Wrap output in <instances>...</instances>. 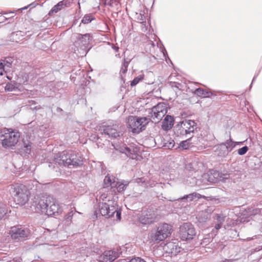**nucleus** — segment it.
<instances>
[{
    "mask_svg": "<svg viewBox=\"0 0 262 262\" xmlns=\"http://www.w3.org/2000/svg\"><path fill=\"white\" fill-rule=\"evenodd\" d=\"M196 233L195 228L191 223H184L179 227L178 235L183 241H190L195 237Z\"/></svg>",
    "mask_w": 262,
    "mask_h": 262,
    "instance_id": "obj_7",
    "label": "nucleus"
},
{
    "mask_svg": "<svg viewBox=\"0 0 262 262\" xmlns=\"http://www.w3.org/2000/svg\"><path fill=\"white\" fill-rule=\"evenodd\" d=\"M7 168L10 172L15 174H19L23 171V166L21 165H10Z\"/></svg>",
    "mask_w": 262,
    "mask_h": 262,
    "instance_id": "obj_22",
    "label": "nucleus"
},
{
    "mask_svg": "<svg viewBox=\"0 0 262 262\" xmlns=\"http://www.w3.org/2000/svg\"><path fill=\"white\" fill-rule=\"evenodd\" d=\"M119 150L120 152L124 154L126 156L130 159H136L137 158V155L134 149L123 145V147H120Z\"/></svg>",
    "mask_w": 262,
    "mask_h": 262,
    "instance_id": "obj_18",
    "label": "nucleus"
},
{
    "mask_svg": "<svg viewBox=\"0 0 262 262\" xmlns=\"http://www.w3.org/2000/svg\"><path fill=\"white\" fill-rule=\"evenodd\" d=\"M143 79L145 83L147 84H152L155 82L154 76L152 72L148 73Z\"/></svg>",
    "mask_w": 262,
    "mask_h": 262,
    "instance_id": "obj_25",
    "label": "nucleus"
},
{
    "mask_svg": "<svg viewBox=\"0 0 262 262\" xmlns=\"http://www.w3.org/2000/svg\"><path fill=\"white\" fill-rule=\"evenodd\" d=\"M128 262H146V261L140 257H136V258H132Z\"/></svg>",
    "mask_w": 262,
    "mask_h": 262,
    "instance_id": "obj_37",
    "label": "nucleus"
},
{
    "mask_svg": "<svg viewBox=\"0 0 262 262\" xmlns=\"http://www.w3.org/2000/svg\"><path fill=\"white\" fill-rule=\"evenodd\" d=\"M164 249L166 253L174 256L176 255L181 251V248L173 242H169L165 244Z\"/></svg>",
    "mask_w": 262,
    "mask_h": 262,
    "instance_id": "obj_13",
    "label": "nucleus"
},
{
    "mask_svg": "<svg viewBox=\"0 0 262 262\" xmlns=\"http://www.w3.org/2000/svg\"><path fill=\"white\" fill-rule=\"evenodd\" d=\"M7 233L13 240L18 241L23 238L28 237L30 233L27 229L13 226L8 230Z\"/></svg>",
    "mask_w": 262,
    "mask_h": 262,
    "instance_id": "obj_8",
    "label": "nucleus"
},
{
    "mask_svg": "<svg viewBox=\"0 0 262 262\" xmlns=\"http://www.w3.org/2000/svg\"><path fill=\"white\" fill-rule=\"evenodd\" d=\"M156 216L152 211H143L139 218V222L142 224H150L154 222Z\"/></svg>",
    "mask_w": 262,
    "mask_h": 262,
    "instance_id": "obj_10",
    "label": "nucleus"
},
{
    "mask_svg": "<svg viewBox=\"0 0 262 262\" xmlns=\"http://www.w3.org/2000/svg\"><path fill=\"white\" fill-rule=\"evenodd\" d=\"M70 159L66 164H81L85 162L83 159L78 154L72 151L69 152Z\"/></svg>",
    "mask_w": 262,
    "mask_h": 262,
    "instance_id": "obj_16",
    "label": "nucleus"
},
{
    "mask_svg": "<svg viewBox=\"0 0 262 262\" xmlns=\"http://www.w3.org/2000/svg\"><path fill=\"white\" fill-rule=\"evenodd\" d=\"M175 133L178 136H184L187 135L186 131L185 130L184 127L181 122L177 125Z\"/></svg>",
    "mask_w": 262,
    "mask_h": 262,
    "instance_id": "obj_24",
    "label": "nucleus"
},
{
    "mask_svg": "<svg viewBox=\"0 0 262 262\" xmlns=\"http://www.w3.org/2000/svg\"><path fill=\"white\" fill-rule=\"evenodd\" d=\"M70 6L69 0H63L59 2L57 5H55L52 9L50 11L49 14L54 13H57L60 10H62L64 7H67Z\"/></svg>",
    "mask_w": 262,
    "mask_h": 262,
    "instance_id": "obj_17",
    "label": "nucleus"
},
{
    "mask_svg": "<svg viewBox=\"0 0 262 262\" xmlns=\"http://www.w3.org/2000/svg\"><path fill=\"white\" fill-rule=\"evenodd\" d=\"M118 127L116 124L103 125L100 127L99 130L101 134L106 135L109 137L116 138L119 136Z\"/></svg>",
    "mask_w": 262,
    "mask_h": 262,
    "instance_id": "obj_9",
    "label": "nucleus"
},
{
    "mask_svg": "<svg viewBox=\"0 0 262 262\" xmlns=\"http://www.w3.org/2000/svg\"><path fill=\"white\" fill-rule=\"evenodd\" d=\"M144 75H140L138 76L137 77H135L130 83V85L132 86H135L137 85L140 81L142 80H143L144 79Z\"/></svg>",
    "mask_w": 262,
    "mask_h": 262,
    "instance_id": "obj_30",
    "label": "nucleus"
},
{
    "mask_svg": "<svg viewBox=\"0 0 262 262\" xmlns=\"http://www.w3.org/2000/svg\"><path fill=\"white\" fill-rule=\"evenodd\" d=\"M113 49L115 50L116 52H118L119 49V48L117 46H114L113 47Z\"/></svg>",
    "mask_w": 262,
    "mask_h": 262,
    "instance_id": "obj_44",
    "label": "nucleus"
},
{
    "mask_svg": "<svg viewBox=\"0 0 262 262\" xmlns=\"http://www.w3.org/2000/svg\"><path fill=\"white\" fill-rule=\"evenodd\" d=\"M4 72H5V69L3 68L2 63H0V76L3 75Z\"/></svg>",
    "mask_w": 262,
    "mask_h": 262,
    "instance_id": "obj_38",
    "label": "nucleus"
},
{
    "mask_svg": "<svg viewBox=\"0 0 262 262\" xmlns=\"http://www.w3.org/2000/svg\"><path fill=\"white\" fill-rule=\"evenodd\" d=\"M222 224H223V221L222 222H220L219 223H217L215 225V228L216 229V230H219V229L221 228L222 225Z\"/></svg>",
    "mask_w": 262,
    "mask_h": 262,
    "instance_id": "obj_39",
    "label": "nucleus"
},
{
    "mask_svg": "<svg viewBox=\"0 0 262 262\" xmlns=\"http://www.w3.org/2000/svg\"><path fill=\"white\" fill-rule=\"evenodd\" d=\"M187 135L194 133L196 129V123L194 120H184L181 122Z\"/></svg>",
    "mask_w": 262,
    "mask_h": 262,
    "instance_id": "obj_14",
    "label": "nucleus"
},
{
    "mask_svg": "<svg viewBox=\"0 0 262 262\" xmlns=\"http://www.w3.org/2000/svg\"><path fill=\"white\" fill-rule=\"evenodd\" d=\"M129 61H126L125 59H124L123 62L122 64V66L120 69V74H124L127 71V68L129 64Z\"/></svg>",
    "mask_w": 262,
    "mask_h": 262,
    "instance_id": "obj_29",
    "label": "nucleus"
},
{
    "mask_svg": "<svg viewBox=\"0 0 262 262\" xmlns=\"http://www.w3.org/2000/svg\"><path fill=\"white\" fill-rule=\"evenodd\" d=\"M174 119L170 115H167L165 117L162 124V128L164 130H168L172 128L173 125Z\"/></svg>",
    "mask_w": 262,
    "mask_h": 262,
    "instance_id": "obj_19",
    "label": "nucleus"
},
{
    "mask_svg": "<svg viewBox=\"0 0 262 262\" xmlns=\"http://www.w3.org/2000/svg\"><path fill=\"white\" fill-rule=\"evenodd\" d=\"M172 87H175L176 88H178V87L176 85V83L174 82L171 84Z\"/></svg>",
    "mask_w": 262,
    "mask_h": 262,
    "instance_id": "obj_48",
    "label": "nucleus"
},
{
    "mask_svg": "<svg viewBox=\"0 0 262 262\" xmlns=\"http://www.w3.org/2000/svg\"><path fill=\"white\" fill-rule=\"evenodd\" d=\"M167 107L164 103H159L149 110L148 117L129 116L128 126L129 130L134 134H139L145 129V126L152 120L153 122H158L167 113Z\"/></svg>",
    "mask_w": 262,
    "mask_h": 262,
    "instance_id": "obj_1",
    "label": "nucleus"
},
{
    "mask_svg": "<svg viewBox=\"0 0 262 262\" xmlns=\"http://www.w3.org/2000/svg\"><path fill=\"white\" fill-rule=\"evenodd\" d=\"M104 4L111 7H116L119 4V0H104Z\"/></svg>",
    "mask_w": 262,
    "mask_h": 262,
    "instance_id": "obj_31",
    "label": "nucleus"
},
{
    "mask_svg": "<svg viewBox=\"0 0 262 262\" xmlns=\"http://www.w3.org/2000/svg\"><path fill=\"white\" fill-rule=\"evenodd\" d=\"M107 193L101 194L99 198V211L100 213L106 217L112 216L116 211L114 202L107 198Z\"/></svg>",
    "mask_w": 262,
    "mask_h": 262,
    "instance_id": "obj_5",
    "label": "nucleus"
},
{
    "mask_svg": "<svg viewBox=\"0 0 262 262\" xmlns=\"http://www.w3.org/2000/svg\"><path fill=\"white\" fill-rule=\"evenodd\" d=\"M166 146H167L169 148L173 147V146H174V142H173V141H172V142H170V143H169V145H166Z\"/></svg>",
    "mask_w": 262,
    "mask_h": 262,
    "instance_id": "obj_42",
    "label": "nucleus"
},
{
    "mask_svg": "<svg viewBox=\"0 0 262 262\" xmlns=\"http://www.w3.org/2000/svg\"><path fill=\"white\" fill-rule=\"evenodd\" d=\"M21 152L28 155L30 154L31 150V144L30 142H24V146L22 148Z\"/></svg>",
    "mask_w": 262,
    "mask_h": 262,
    "instance_id": "obj_26",
    "label": "nucleus"
},
{
    "mask_svg": "<svg viewBox=\"0 0 262 262\" xmlns=\"http://www.w3.org/2000/svg\"><path fill=\"white\" fill-rule=\"evenodd\" d=\"M193 194H189V195H186L183 197V199H187L190 197V196L193 195Z\"/></svg>",
    "mask_w": 262,
    "mask_h": 262,
    "instance_id": "obj_47",
    "label": "nucleus"
},
{
    "mask_svg": "<svg viewBox=\"0 0 262 262\" xmlns=\"http://www.w3.org/2000/svg\"><path fill=\"white\" fill-rule=\"evenodd\" d=\"M91 38L90 34L86 33L84 35L78 34L76 38L80 41L83 46L88 45L90 42Z\"/></svg>",
    "mask_w": 262,
    "mask_h": 262,
    "instance_id": "obj_21",
    "label": "nucleus"
},
{
    "mask_svg": "<svg viewBox=\"0 0 262 262\" xmlns=\"http://www.w3.org/2000/svg\"><path fill=\"white\" fill-rule=\"evenodd\" d=\"M118 257V253L113 250L105 251L101 255L103 262H112Z\"/></svg>",
    "mask_w": 262,
    "mask_h": 262,
    "instance_id": "obj_15",
    "label": "nucleus"
},
{
    "mask_svg": "<svg viewBox=\"0 0 262 262\" xmlns=\"http://www.w3.org/2000/svg\"><path fill=\"white\" fill-rule=\"evenodd\" d=\"M223 176H224V177H222V176H220V178H219V180H223L224 179H228V178L229 174H223Z\"/></svg>",
    "mask_w": 262,
    "mask_h": 262,
    "instance_id": "obj_40",
    "label": "nucleus"
},
{
    "mask_svg": "<svg viewBox=\"0 0 262 262\" xmlns=\"http://www.w3.org/2000/svg\"><path fill=\"white\" fill-rule=\"evenodd\" d=\"M9 192L14 202L19 205H24L29 200L30 191L28 187L23 184L15 183L10 185Z\"/></svg>",
    "mask_w": 262,
    "mask_h": 262,
    "instance_id": "obj_3",
    "label": "nucleus"
},
{
    "mask_svg": "<svg viewBox=\"0 0 262 262\" xmlns=\"http://www.w3.org/2000/svg\"><path fill=\"white\" fill-rule=\"evenodd\" d=\"M136 18L140 20L141 21V23L143 24L144 25H145L146 21H145V17L144 14H142L141 13H136Z\"/></svg>",
    "mask_w": 262,
    "mask_h": 262,
    "instance_id": "obj_32",
    "label": "nucleus"
},
{
    "mask_svg": "<svg viewBox=\"0 0 262 262\" xmlns=\"http://www.w3.org/2000/svg\"><path fill=\"white\" fill-rule=\"evenodd\" d=\"M36 212L45 213L48 216L57 215L62 213V209L58 201L51 196H34L32 202Z\"/></svg>",
    "mask_w": 262,
    "mask_h": 262,
    "instance_id": "obj_2",
    "label": "nucleus"
},
{
    "mask_svg": "<svg viewBox=\"0 0 262 262\" xmlns=\"http://www.w3.org/2000/svg\"><path fill=\"white\" fill-rule=\"evenodd\" d=\"M15 86L11 83L7 84L5 86V90L7 91H13L15 90Z\"/></svg>",
    "mask_w": 262,
    "mask_h": 262,
    "instance_id": "obj_34",
    "label": "nucleus"
},
{
    "mask_svg": "<svg viewBox=\"0 0 262 262\" xmlns=\"http://www.w3.org/2000/svg\"><path fill=\"white\" fill-rule=\"evenodd\" d=\"M194 94L202 97H207L209 96V93L201 88L196 89L194 92Z\"/></svg>",
    "mask_w": 262,
    "mask_h": 262,
    "instance_id": "obj_27",
    "label": "nucleus"
},
{
    "mask_svg": "<svg viewBox=\"0 0 262 262\" xmlns=\"http://www.w3.org/2000/svg\"><path fill=\"white\" fill-rule=\"evenodd\" d=\"M214 176H217L219 177V173L217 172V171H214L213 173Z\"/></svg>",
    "mask_w": 262,
    "mask_h": 262,
    "instance_id": "obj_46",
    "label": "nucleus"
},
{
    "mask_svg": "<svg viewBox=\"0 0 262 262\" xmlns=\"http://www.w3.org/2000/svg\"><path fill=\"white\" fill-rule=\"evenodd\" d=\"M20 135L12 128H4L0 132V143L4 148H11L18 142Z\"/></svg>",
    "mask_w": 262,
    "mask_h": 262,
    "instance_id": "obj_4",
    "label": "nucleus"
},
{
    "mask_svg": "<svg viewBox=\"0 0 262 262\" xmlns=\"http://www.w3.org/2000/svg\"><path fill=\"white\" fill-rule=\"evenodd\" d=\"M70 151H63L61 152H59L55 155L54 158V162L55 164H66L70 159L69 152Z\"/></svg>",
    "mask_w": 262,
    "mask_h": 262,
    "instance_id": "obj_12",
    "label": "nucleus"
},
{
    "mask_svg": "<svg viewBox=\"0 0 262 262\" xmlns=\"http://www.w3.org/2000/svg\"><path fill=\"white\" fill-rule=\"evenodd\" d=\"M216 216H217V220H219V219H220V215L217 214Z\"/></svg>",
    "mask_w": 262,
    "mask_h": 262,
    "instance_id": "obj_49",
    "label": "nucleus"
},
{
    "mask_svg": "<svg viewBox=\"0 0 262 262\" xmlns=\"http://www.w3.org/2000/svg\"><path fill=\"white\" fill-rule=\"evenodd\" d=\"M172 231V226L168 224L163 223L158 227L156 232L152 237V240L155 242L159 243L170 237Z\"/></svg>",
    "mask_w": 262,
    "mask_h": 262,
    "instance_id": "obj_6",
    "label": "nucleus"
},
{
    "mask_svg": "<svg viewBox=\"0 0 262 262\" xmlns=\"http://www.w3.org/2000/svg\"><path fill=\"white\" fill-rule=\"evenodd\" d=\"M116 215L117 216V218L120 220L121 219V212L120 211H118L116 210Z\"/></svg>",
    "mask_w": 262,
    "mask_h": 262,
    "instance_id": "obj_43",
    "label": "nucleus"
},
{
    "mask_svg": "<svg viewBox=\"0 0 262 262\" xmlns=\"http://www.w3.org/2000/svg\"><path fill=\"white\" fill-rule=\"evenodd\" d=\"M180 146L184 149H187L189 147V142L188 140L182 141L180 144Z\"/></svg>",
    "mask_w": 262,
    "mask_h": 262,
    "instance_id": "obj_36",
    "label": "nucleus"
},
{
    "mask_svg": "<svg viewBox=\"0 0 262 262\" xmlns=\"http://www.w3.org/2000/svg\"><path fill=\"white\" fill-rule=\"evenodd\" d=\"M129 182L127 181L124 182H117L115 184V187L117 189V191L119 192H121L124 191L126 187L128 186Z\"/></svg>",
    "mask_w": 262,
    "mask_h": 262,
    "instance_id": "obj_23",
    "label": "nucleus"
},
{
    "mask_svg": "<svg viewBox=\"0 0 262 262\" xmlns=\"http://www.w3.org/2000/svg\"><path fill=\"white\" fill-rule=\"evenodd\" d=\"M151 43L152 46H155V44L153 42L151 41Z\"/></svg>",
    "mask_w": 262,
    "mask_h": 262,
    "instance_id": "obj_51",
    "label": "nucleus"
},
{
    "mask_svg": "<svg viewBox=\"0 0 262 262\" xmlns=\"http://www.w3.org/2000/svg\"><path fill=\"white\" fill-rule=\"evenodd\" d=\"M209 181L213 182H215L219 180L217 177L215 178V179H212L210 177H209Z\"/></svg>",
    "mask_w": 262,
    "mask_h": 262,
    "instance_id": "obj_45",
    "label": "nucleus"
},
{
    "mask_svg": "<svg viewBox=\"0 0 262 262\" xmlns=\"http://www.w3.org/2000/svg\"><path fill=\"white\" fill-rule=\"evenodd\" d=\"M122 147V146H121V147ZM120 147H119L118 148H116V147H115V149H116V150H118V151H119V148H120Z\"/></svg>",
    "mask_w": 262,
    "mask_h": 262,
    "instance_id": "obj_50",
    "label": "nucleus"
},
{
    "mask_svg": "<svg viewBox=\"0 0 262 262\" xmlns=\"http://www.w3.org/2000/svg\"><path fill=\"white\" fill-rule=\"evenodd\" d=\"M241 143L233 141L230 137L229 140H227L225 143L221 144L219 147L223 151V155H226L232 151L236 144Z\"/></svg>",
    "mask_w": 262,
    "mask_h": 262,
    "instance_id": "obj_11",
    "label": "nucleus"
},
{
    "mask_svg": "<svg viewBox=\"0 0 262 262\" xmlns=\"http://www.w3.org/2000/svg\"><path fill=\"white\" fill-rule=\"evenodd\" d=\"M116 178L113 176H110L107 174L105 176L103 183L105 187H108L111 186L112 188L115 187V184L117 182H116Z\"/></svg>",
    "mask_w": 262,
    "mask_h": 262,
    "instance_id": "obj_20",
    "label": "nucleus"
},
{
    "mask_svg": "<svg viewBox=\"0 0 262 262\" xmlns=\"http://www.w3.org/2000/svg\"><path fill=\"white\" fill-rule=\"evenodd\" d=\"M0 63H2L4 69L6 67L9 68L11 65V62L6 60H2L0 61Z\"/></svg>",
    "mask_w": 262,
    "mask_h": 262,
    "instance_id": "obj_35",
    "label": "nucleus"
},
{
    "mask_svg": "<svg viewBox=\"0 0 262 262\" xmlns=\"http://www.w3.org/2000/svg\"><path fill=\"white\" fill-rule=\"evenodd\" d=\"M21 166L23 167V165H21ZM23 169H24V168H25V167H24V168L23 167Z\"/></svg>",
    "mask_w": 262,
    "mask_h": 262,
    "instance_id": "obj_52",
    "label": "nucleus"
},
{
    "mask_svg": "<svg viewBox=\"0 0 262 262\" xmlns=\"http://www.w3.org/2000/svg\"><path fill=\"white\" fill-rule=\"evenodd\" d=\"M5 214V211L2 207H0V218Z\"/></svg>",
    "mask_w": 262,
    "mask_h": 262,
    "instance_id": "obj_41",
    "label": "nucleus"
},
{
    "mask_svg": "<svg viewBox=\"0 0 262 262\" xmlns=\"http://www.w3.org/2000/svg\"><path fill=\"white\" fill-rule=\"evenodd\" d=\"M248 150V147L247 146H245L237 150V153L239 155H243L245 154Z\"/></svg>",
    "mask_w": 262,
    "mask_h": 262,
    "instance_id": "obj_33",
    "label": "nucleus"
},
{
    "mask_svg": "<svg viewBox=\"0 0 262 262\" xmlns=\"http://www.w3.org/2000/svg\"><path fill=\"white\" fill-rule=\"evenodd\" d=\"M95 19V17L91 14H86L84 16L81 20V23L84 24H88Z\"/></svg>",
    "mask_w": 262,
    "mask_h": 262,
    "instance_id": "obj_28",
    "label": "nucleus"
}]
</instances>
